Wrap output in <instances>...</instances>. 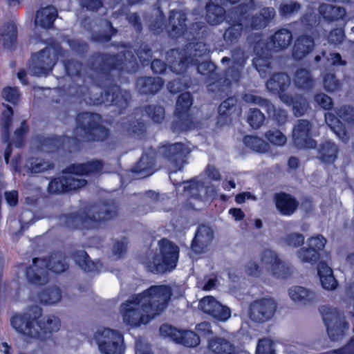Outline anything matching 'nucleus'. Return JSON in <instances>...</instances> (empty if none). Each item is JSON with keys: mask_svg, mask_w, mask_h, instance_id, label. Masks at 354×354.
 Segmentation results:
<instances>
[{"mask_svg": "<svg viewBox=\"0 0 354 354\" xmlns=\"http://www.w3.org/2000/svg\"><path fill=\"white\" fill-rule=\"evenodd\" d=\"M319 312L326 328L348 323L344 313L337 308L324 305L319 308Z\"/></svg>", "mask_w": 354, "mask_h": 354, "instance_id": "nucleus-25", "label": "nucleus"}, {"mask_svg": "<svg viewBox=\"0 0 354 354\" xmlns=\"http://www.w3.org/2000/svg\"><path fill=\"white\" fill-rule=\"evenodd\" d=\"M243 142L248 147L257 152H264L266 151V144L262 139L251 136H245Z\"/></svg>", "mask_w": 354, "mask_h": 354, "instance_id": "nucleus-56", "label": "nucleus"}, {"mask_svg": "<svg viewBox=\"0 0 354 354\" xmlns=\"http://www.w3.org/2000/svg\"><path fill=\"white\" fill-rule=\"evenodd\" d=\"M64 175L52 180L48 185V191L51 194H61L80 189L86 185L87 181L82 178H77L69 173L66 168L63 171Z\"/></svg>", "mask_w": 354, "mask_h": 354, "instance_id": "nucleus-12", "label": "nucleus"}, {"mask_svg": "<svg viewBox=\"0 0 354 354\" xmlns=\"http://www.w3.org/2000/svg\"><path fill=\"white\" fill-rule=\"evenodd\" d=\"M296 256L301 263L311 265L316 263L320 258L319 253L308 245L299 249L296 252Z\"/></svg>", "mask_w": 354, "mask_h": 354, "instance_id": "nucleus-46", "label": "nucleus"}, {"mask_svg": "<svg viewBox=\"0 0 354 354\" xmlns=\"http://www.w3.org/2000/svg\"><path fill=\"white\" fill-rule=\"evenodd\" d=\"M26 278L35 285H45L49 281V273L46 266V259L34 258L32 263L26 270Z\"/></svg>", "mask_w": 354, "mask_h": 354, "instance_id": "nucleus-17", "label": "nucleus"}, {"mask_svg": "<svg viewBox=\"0 0 354 354\" xmlns=\"http://www.w3.org/2000/svg\"><path fill=\"white\" fill-rule=\"evenodd\" d=\"M183 190L187 196L200 201L205 200L209 196V187L203 182L194 179L183 182Z\"/></svg>", "mask_w": 354, "mask_h": 354, "instance_id": "nucleus-23", "label": "nucleus"}, {"mask_svg": "<svg viewBox=\"0 0 354 354\" xmlns=\"http://www.w3.org/2000/svg\"><path fill=\"white\" fill-rule=\"evenodd\" d=\"M319 12L326 20L329 21L343 19L346 13L344 8L328 3L321 4L319 7Z\"/></svg>", "mask_w": 354, "mask_h": 354, "instance_id": "nucleus-39", "label": "nucleus"}, {"mask_svg": "<svg viewBox=\"0 0 354 354\" xmlns=\"http://www.w3.org/2000/svg\"><path fill=\"white\" fill-rule=\"evenodd\" d=\"M186 14L182 10H171L169 12L167 25L168 32L172 37L183 35L187 30Z\"/></svg>", "mask_w": 354, "mask_h": 354, "instance_id": "nucleus-22", "label": "nucleus"}, {"mask_svg": "<svg viewBox=\"0 0 354 354\" xmlns=\"http://www.w3.org/2000/svg\"><path fill=\"white\" fill-rule=\"evenodd\" d=\"M155 153L150 151L144 153L136 165L131 169L133 173L137 174L140 178H145L152 174L156 170Z\"/></svg>", "mask_w": 354, "mask_h": 354, "instance_id": "nucleus-24", "label": "nucleus"}, {"mask_svg": "<svg viewBox=\"0 0 354 354\" xmlns=\"http://www.w3.org/2000/svg\"><path fill=\"white\" fill-rule=\"evenodd\" d=\"M73 259L75 263L85 272H95L101 269L102 265L100 261H92L88 254L84 250L74 253Z\"/></svg>", "mask_w": 354, "mask_h": 354, "instance_id": "nucleus-36", "label": "nucleus"}, {"mask_svg": "<svg viewBox=\"0 0 354 354\" xmlns=\"http://www.w3.org/2000/svg\"><path fill=\"white\" fill-rule=\"evenodd\" d=\"M191 84L190 80L183 76L180 78L170 81L167 84V88L169 93L176 94L187 88Z\"/></svg>", "mask_w": 354, "mask_h": 354, "instance_id": "nucleus-52", "label": "nucleus"}, {"mask_svg": "<svg viewBox=\"0 0 354 354\" xmlns=\"http://www.w3.org/2000/svg\"><path fill=\"white\" fill-rule=\"evenodd\" d=\"M290 85V78L285 73H274L266 82V88L272 93H285Z\"/></svg>", "mask_w": 354, "mask_h": 354, "instance_id": "nucleus-31", "label": "nucleus"}, {"mask_svg": "<svg viewBox=\"0 0 354 354\" xmlns=\"http://www.w3.org/2000/svg\"><path fill=\"white\" fill-rule=\"evenodd\" d=\"M192 103L193 98L189 92L181 93L176 101L175 113H188Z\"/></svg>", "mask_w": 354, "mask_h": 354, "instance_id": "nucleus-50", "label": "nucleus"}, {"mask_svg": "<svg viewBox=\"0 0 354 354\" xmlns=\"http://www.w3.org/2000/svg\"><path fill=\"white\" fill-rule=\"evenodd\" d=\"M136 68L137 62L133 52L124 50L114 55L100 53L93 55L86 73L93 82L100 84V80L111 69L135 72Z\"/></svg>", "mask_w": 354, "mask_h": 354, "instance_id": "nucleus-4", "label": "nucleus"}, {"mask_svg": "<svg viewBox=\"0 0 354 354\" xmlns=\"http://www.w3.org/2000/svg\"><path fill=\"white\" fill-rule=\"evenodd\" d=\"M46 266L49 270L60 274L66 271L68 268L66 256L60 252L52 253L46 259Z\"/></svg>", "mask_w": 354, "mask_h": 354, "instance_id": "nucleus-35", "label": "nucleus"}, {"mask_svg": "<svg viewBox=\"0 0 354 354\" xmlns=\"http://www.w3.org/2000/svg\"><path fill=\"white\" fill-rule=\"evenodd\" d=\"M160 252L147 251L140 261L149 272L163 274L173 270L178 259V248L170 241L163 239L158 242Z\"/></svg>", "mask_w": 354, "mask_h": 354, "instance_id": "nucleus-5", "label": "nucleus"}, {"mask_svg": "<svg viewBox=\"0 0 354 354\" xmlns=\"http://www.w3.org/2000/svg\"><path fill=\"white\" fill-rule=\"evenodd\" d=\"M206 19L212 26H216L221 23L225 19V9L213 2L209 3L206 6Z\"/></svg>", "mask_w": 354, "mask_h": 354, "instance_id": "nucleus-42", "label": "nucleus"}, {"mask_svg": "<svg viewBox=\"0 0 354 354\" xmlns=\"http://www.w3.org/2000/svg\"><path fill=\"white\" fill-rule=\"evenodd\" d=\"M214 232L209 226L201 225L192 243V248L196 253H201L212 242Z\"/></svg>", "mask_w": 354, "mask_h": 354, "instance_id": "nucleus-21", "label": "nucleus"}, {"mask_svg": "<svg viewBox=\"0 0 354 354\" xmlns=\"http://www.w3.org/2000/svg\"><path fill=\"white\" fill-rule=\"evenodd\" d=\"M247 121L253 129H259L265 121L264 114L258 109H250L247 113Z\"/></svg>", "mask_w": 354, "mask_h": 354, "instance_id": "nucleus-51", "label": "nucleus"}, {"mask_svg": "<svg viewBox=\"0 0 354 354\" xmlns=\"http://www.w3.org/2000/svg\"><path fill=\"white\" fill-rule=\"evenodd\" d=\"M94 339L102 354H124L123 336L120 333L110 328L98 329Z\"/></svg>", "mask_w": 354, "mask_h": 354, "instance_id": "nucleus-8", "label": "nucleus"}, {"mask_svg": "<svg viewBox=\"0 0 354 354\" xmlns=\"http://www.w3.org/2000/svg\"><path fill=\"white\" fill-rule=\"evenodd\" d=\"M277 310V303L271 297L252 301L249 305L248 316L251 321L264 323L270 320Z\"/></svg>", "mask_w": 354, "mask_h": 354, "instance_id": "nucleus-10", "label": "nucleus"}, {"mask_svg": "<svg viewBox=\"0 0 354 354\" xmlns=\"http://www.w3.org/2000/svg\"><path fill=\"white\" fill-rule=\"evenodd\" d=\"M262 261L270 265L272 274L277 278H286L290 274V269L286 263L279 259L277 254L270 250L263 252Z\"/></svg>", "mask_w": 354, "mask_h": 354, "instance_id": "nucleus-19", "label": "nucleus"}, {"mask_svg": "<svg viewBox=\"0 0 354 354\" xmlns=\"http://www.w3.org/2000/svg\"><path fill=\"white\" fill-rule=\"evenodd\" d=\"M64 68L68 75L71 77H80L82 65L75 59H68L64 62Z\"/></svg>", "mask_w": 354, "mask_h": 354, "instance_id": "nucleus-61", "label": "nucleus"}, {"mask_svg": "<svg viewBox=\"0 0 354 354\" xmlns=\"http://www.w3.org/2000/svg\"><path fill=\"white\" fill-rule=\"evenodd\" d=\"M189 152V149L181 142L162 147L163 156L169 160L176 171L183 168Z\"/></svg>", "mask_w": 354, "mask_h": 354, "instance_id": "nucleus-16", "label": "nucleus"}, {"mask_svg": "<svg viewBox=\"0 0 354 354\" xmlns=\"http://www.w3.org/2000/svg\"><path fill=\"white\" fill-rule=\"evenodd\" d=\"M118 205L113 201H106L86 206L80 214H70L60 217V221L68 227L86 228L98 227L103 222L115 218Z\"/></svg>", "mask_w": 354, "mask_h": 354, "instance_id": "nucleus-3", "label": "nucleus"}, {"mask_svg": "<svg viewBox=\"0 0 354 354\" xmlns=\"http://www.w3.org/2000/svg\"><path fill=\"white\" fill-rule=\"evenodd\" d=\"M172 294L170 286L160 285L132 296L120 306L124 322L132 326L148 323L165 309Z\"/></svg>", "mask_w": 354, "mask_h": 354, "instance_id": "nucleus-1", "label": "nucleus"}, {"mask_svg": "<svg viewBox=\"0 0 354 354\" xmlns=\"http://www.w3.org/2000/svg\"><path fill=\"white\" fill-rule=\"evenodd\" d=\"M325 121L326 124L340 139H346V133L343 124L333 113L330 112L326 113Z\"/></svg>", "mask_w": 354, "mask_h": 354, "instance_id": "nucleus-47", "label": "nucleus"}, {"mask_svg": "<svg viewBox=\"0 0 354 354\" xmlns=\"http://www.w3.org/2000/svg\"><path fill=\"white\" fill-rule=\"evenodd\" d=\"M194 127L193 122L189 113H175L171 129L174 133L186 131Z\"/></svg>", "mask_w": 354, "mask_h": 354, "instance_id": "nucleus-44", "label": "nucleus"}, {"mask_svg": "<svg viewBox=\"0 0 354 354\" xmlns=\"http://www.w3.org/2000/svg\"><path fill=\"white\" fill-rule=\"evenodd\" d=\"M349 328L348 323L326 328L329 338L333 341H339L346 335Z\"/></svg>", "mask_w": 354, "mask_h": 354, "instance_id": "nucleus-57", "label": "nucleus"}, {"mask_svg": "<svg viewBox=\"0 0 354 354\" xmlns=\"http://www.w3.org/2000/svg\"><path fill=\"white\" fill-rule=\"evenodd\" d=\"M300 9L301 4L298 1L290 0L282 3L279 8V12L282 17H287L297 12Z\"/></svg>", "mask_w": 354, "mask_h": 354, "instance_id": "nucleus-54", "label": "nucleus"}, {"mask_svg": "<svg viewBox=\"0 0 354 354\" xmlns=\"http://www.w3.org/2000/svg\"><path fill=\"white\" fill-rule=\"evenodd\" d=\"M317 270L322 287L329 290L335 289L337 281L333 276L332 269L324 262H320L318 264Z\"/></svg>", "mask_w": 354, "mask_h": 354, "instance_id": "nucleus-38", "label": "nucleus"}, {"mask_svg": "<svg viewBox=\"0 0 354 354\" xmlns=\"http://www.w3.org/2000/svg\"><path fill=\"white\" fill-rule=\"evenodd\" d=\"M219 302L212 296L203 297L198 304V308L209 315L212 313L216 306H218Z\"/></svg>", "mask_w": 354, "mask_h": 354, "instance_id": "nucleus-63", "label": "nucleus"}, {"mask_svg": "<svg viewBox=\"0 0 354 354\" xmlns=\"http://www.w3.org/2000/svg\"><path fill=\"white\" fill-rule=\"evenodd\" d=\"M288 294L293 301L304 305L314 301L316 299L313 291L303 286H296L290 288Z\"/></svg>", "mask_w": 354, "mask_h": 354, "instance_id": "nucleus-34", "label": "nucleus"}, {"mask_svg": "<svg viewBox=\"0 0 354 354\" xmlns=\"http://www.w3.org/2000/svg\"><path fill=\"white\" fill-rule=\"evenodd\" d=\"M242 99L247 103H252L260 106L262 108H268L271 110V102L268 99L263 98L252 93H247L243 95Z\"/></svg>", "mask_w": 354, "mask_h": 354, "instance_id": "nucleus-55", "label": "nucleus"}, {"mask_svg": "<svg viewBox=\"0 0 354 354\" xmlns=\"http://www.w3.org/2000/svg\"><path fill=\"white\" fill-rule=\"evenodd\" d=\"M265 137L272 144L277 146H283L287 142L286 136L279 130L272 129L265 133Z\"/></svg>", "mask_w": 354, "mask_h": 354, "instance_id": "nucleus-59", "label": "nucleus"}, {"mask_svg": "<svg viewBox=\"0 0 354 354\" xmlns=\"http://www.w3.org/2000/svg\"><path fill=\"white\" fill-rule=\"evenodd\" d=\"M57 9L48 6L37 11L35 18V24L44 28H50L57 17Z\"/></svg>", "mask_w": 354, "mask_h": 354, "instance_id": "nucleus-33", "label": "nucleus"}, {"mask_svg": "<svg viewBox=\"0 0 354 354\" xmlns=\"http://www.w3.org/2000/svg\"><path fill=\"white\" fill-rule=\"evenodd\" d=\"M240 77V71L234 67H230L225 71L222 77L218 75L216 79L211 80L212 82L207 86V92L214 98L225 97L230 91L232 83L239 82Z\"/></svg>", "mask_w": 354, "mask_h": 354, "instance_id": "nucleus-9", "label": "nucleus"}, {"mask_svg": "<svg viewBox=\"0 0 354 354\" xmlns=\"http://www.w3.org/2000/svg\"><path fill=\"white\" fill-rule=\"evenodd\" d=\"M145 111L156 123H160L165 119V109L161 106L148 105L145 107Z\"/></svg>", "mask_w": 354, "mask_h": 354, "instance_id": "nucleus-53", "label": "nucleus"}, {"mask_svg": "<svg viewBox=\"0 0 354 354\" xmlns=\"http://www.w3.org/2000/svg\"><path fill=\"white\" fill-rule=\"evenodd\" d=\"M292 41V32L287 28H281L270 37V48L274 52L286 50Z\"/></svg>", "mask_w": 354, "mask_h": 354, "instance_id": "nucleus-26", "label": "nucleus"}, {"mask_svg": "<svg viewBox=\"0 0 354 354\" xmlns=\"http://www.w3.org/2000/svg\"><path fill=\"white\" fill-rule=\"evenodd\" d=\"M161 77H143L137 80L136 86L138 91L143 94H154L163 86Z\"/></svg>", "mask_w": 354, "mask_h": 354, "instance_id": "nucleus-32", "label": "nucleus"}, {"mask_svg": "<svg viewBox=\"0 0 354 354\" xmlns=\"http://www.w3.org/2000/svg\"><path fill=\"white\" fill-rule=\"evenodd\" d=\"M216 66L211 61H205L199 63L197 66L198 72L209 77V80L217 78L218 73H216Z\"/></svg>", "mask_w": 354, "mask_h": 354, "instance_id": "nucleus-58", "label": "nucleus"}, {"mask_svg": "<svg viewBox=\"0 0 354 354\" xmlns=\"http://www.w3.org/2000/svg\"><path fill=\"white\" fill-rule=\"evenodd\" d=\"M313 124L306 119L297 120L292 129V140L298 148L313 149L317 142L312 138Z\"/></svg>", "mask_w": 354, "mask_h": 354, "instance_id": "nucleus-14", "label": "nucleus"}, {"mask_svg": "<svg viewBox=\"0 0 354 354\" xmlns=\"http://www.w3.org/2000/svg\"><path fill=\"white\" fill-rule=\"evenodd\" d=\"M294 83L299 88L310 91L314 86L315 80L310 71L301 68L296 71L294 76Z\"/></svg>", "mask_w": 354, "mask_h": 354, "instance_id": "nucleus-41", "label": "nucleus"}, {"mask_svg": "<svg viewBox=\"0 0 354 354\" xmlns=\"http://www.w3.org/2000/svg\"><path fill=\"white\" fill-rule=\"evenodd\" d=\"M38 298L41 304L46 305L55 304L61 300L62 292L57 286H50L42 290L38 294Z\"/></svg>", "mask_w": 354, "mask_h": 354, "instance_id": "nucleus-43", "label": "nucleus"}, {"mask_svg": "<svg viewBox=\"0 0 354 354\" xmlns=\"http://www.w3.org/2000/svg\"><path fill=\"white\" fill-rule=\"evenodd\" d=\"M274 200L277 209L283 215L292 214L299 205V202L295 198L283 192L275 194Z\"/></svg>", "mask_w": 354, "mask_h": 354, "instance_id": "nucleus-28", "label": "nucleus"}, {"mask_svg": "<svg viewBox=\"0 0 354 354\" xmlns=\"http://www.w3.org/2000/svg\"><path fill=\"white\" fill-rule=\"evenodd\" d=\"M159 331L162 337H169L176 343L187 347H194L200 343L198 335L193 331H181L169 324H162Z\"/></svg>", "mask_w": 354, "mask_h": 354, "instance_id": "nucleus-15", "label": "nucleus"}, {"mask_svg": "<svg viewBox=\"0 0 354 354\" xmlns=\"http://www.w3.org/2000/svg\"><path fill=\"white\" fill-rule=\"evenodd\" d=\"M324 86L328 92H335L341 88V83L332 73L326 74L324 77Z\"/></svg>", "mask_w": 354, "mask_h": 354, "instance_id": "nucleus-64", "label": "nucleus"}, {"mask_svg": "<svg viewBox=\"0 0 354 354\" xmlns=\"http://www.w3.org/2000/svg\"><path fill=\"white\" fill-rule=\"evenodd\" d=\"M242 14V20L245 22V28L250 30H260L272 24L276 18V11L272 7L261 8L252 15Z\"/></svg>", "mask_w": 354, "mask_h": 354, "instance_id": "nucleus-13", "label": "nucleus"}, {"mask_svg": "<svg viewBox=\"0 0 354 354\" xmlns=\"http://www.w3.org/2000/svg\"><path fill=\"white\" fill-rule=\"evenodd\" d=\"M103 168V162L100 160H92L86 163L72 165L66 168L69 173L77 178L83 175L99 174Z\"/></svg>", "mask_w": 354, "mask_h": 354, "instance_id": "nucleus-27", "label": "nucleus"}, {"mask_svg": "<svg viewBox=\"0 0 354 354\" xmlns=\"http://www.w3.org/2000/svg\"><path fill=\"white\" fill-rule=\"evenodd\" d=\"M1 36L5 48H10L17 41V27L14 24H6L2 28Z\"/></svg>", "mask_w": 354, "mask_h": 354, "instance_id": "nucleus-48", "label": "nucleus"}, {"mask_svg": "<svg viewBox=\"0 0 354 354\" xmlns=\"http://www.w3.org/2000/svg\"><path fill=\"white\" fill-rule=\"evenodd\" d=\"M60 51V44L53 39H49L46 48L33 54L28 66L30 74L36 76L48 75L55 64Z\"/></svg>", "mask_w": 354, "mask_h": 354, "instance_id": "nucleus-7", "label": "nucleus"}, {"mask_svg": "<svg viewBox=\"0 0 354 354\" xmlns=\"http://www.w3.org/2000/svg\"><path fill=\"white\" fill-rule=\"evenodd\" d=\"M102 118L97 113L83 112L76 117L73 135L80 141H102L109 135V130L102 125Z\"/></svg>", "mask_w": 354, "mask_h": 354, "instance_id": "nucleus-6", "label": "nucleus"}, {"mask_svg": "<svg viewBox=\"0 0 354 354\" xmlns=\"http://www.w3.org/2000/svg\"><path fill=\"white\" fill-rule=\"evenodd\" d=\"M41 315V308L37 305L30 306L24 313L13 316L10 320L11 325L17 332L28 337L44 341L59 330L60 322L55 315L45 316L37 320Z\"/></svg>", "mask_w": 354, "mask_h": 354, "instance_id": "nucleus-2", "label": "nucleus"}, {"mask_svg": "<svg viewBox=\"0 0 354 354\" xmlns=\"http://www.w3.org/2000/svg\"><path fill=\"white\" fill-rule=\"evenodd\" d=\"M279 98L286 105L292 106L293 115L297 118L305 115L310 108L308 102L302 95L280 93Z\"/></svg>", "mask_w": 354, "mask_h": 354, "instance_id": "nucleus-20", "label": "nucleus"}, {"mask_svg": "<svg viewBox=\"0 0 354 354\" xmlns=\"http://www.w3.org/2000/svg\"><path fill=\"white\" fill-rule=\"evenodd\" d=\"M254 6V0H250L248 4H241L237 8L236 12L239 14L233 24L226 29L223 34V38L227 42H233L241 35L243 28H245V22L242 20V14L248 12Z\"/></svg>", "mask_w": 354, "mask_h": 354, "instance_id": "nucleus-18", "label": "nucleus"}, {"mask_svg": "<svg viewBox=\"0 0 354 354\" xmlns=\"http://www.w3.org/2000/svg\"><path fill=\"white\" fill-rule=\"evenodd\" d=\"M54 167L55 164L53 162L39 158H31L28 166V171L32 174L44 172Z\"/></svg>", "mask_w": 354, "mask_h": 354, "instance_id": "nucleus-49", "label": "nucleus"}, {"mask_svg": "<svg viewBox=\"0 0 354 354\" xmlns=\"http://www.w3.org/2000/svg\"><path fill=\"white\" fill-rule=\"evenodd\" d=\"M266 45V44L264 41H259L254 47V51L259 57L254 59L253 63L259 72L263 71L264 67L267 68H270V62L263 59L264 57H267L268 55V53H266L263 50V48Z\"/></svg>", "mask_w": 354, "mask_h": 354, "instance_id": "nucleus-45", "label": "nucleus"}, {"mask_svg": "<svg viewBox=\"0 0 354 354\" xmlns=\"http://www.w3.org/2000/svg\"><path fill=\"white\" fill-rule=\"evenodd\" d=\"M317 150L319 159L326 163H332L337 158L338 148L334 142L326 141L319 146Z\"/></svg>", "mask_w": 354, "mask_h": 354, "instance_id": "nucleus-40", "label": "nucleus"}, {"mask_svg": "<svg viewBox=\"0 0 354 354\" xmlns=\"http://www.w3.org/2000/svg\"><path fill=\"white\" fill-rule=\"evenodd\" d=\"M271 106H272L271 110H268V108H265L268 115L271 117L279 125L285 124L288 120L287 111L281 109H277L272 102Z\"/></svg>", "mask_w": 354, "mask_h": 354, "instance_id": "nucleus-60", "label": "nucleus"}, {"mask_svg": "<svg viewBox=\"0 0 354 354\" xmlns=\"http://www.w3.org/2000/svg\"><path fill=\"white\" fill-rule=\"evenodd\" d=\"M237 100L234 97H230L224 100L218 107V113L221 116H227L236 109Z\"/></svg>", "mask_w": 354, "mask_h": 354, "instance_id": "nucleus-62", "label": "nucleus"}, {"mask_svg": "<svg viewBox=\"0 0 354 354\" xmlns=\"http://www.w3.org/2000/svg\"><path fill=\"white\" fill-rule=\"evenodd\" d=\"M185 51L191 62L194 64H196L197 59L208 55L210 53V48L205 43L197 41L191 42L187 44Z\"/></svg>", "mask_w": 354, "mask_h": 354, "instance_id": "nucleus-37", "label": "nucleus"}, {"mask_svg": "<svg viewBox=\"0 0 354 354\" xmlns=\"http://www.w3.org/2000/svg\"><path fill=\"white\" fill-rule=\"evenodd\" d=\"M131 100L129 91L122 90L116 84L111 85L104 89L100 97L95 98L93 104L104 103L106 105H115L120 109H126Z\"/></svg>", "mask_w": 354, "mask_h": 354, "instance_id": "nucleus-11", "label": "nucleus"}, {"mask_svg": "<svg viewBox=\"0 0 354 354\" xmlns=\"http://www.w3.org/2000/svg\"><path fill=\"white\" fill-rule=\"evenodd\" d=\"M208 348L214 354H237L236 348L229 339L214 337L208 341Z\"/></svg>", "mask_w": 354, "mask_h": 354, "instance_id": "nucleus-29", "label": "nucleus"}, {"mask_svg": "<svg viewBox=\"0 0 354 354\" xmlns=\"http://www.w3.org/2000/svg\"><path fill=\"white\" fill-rule=\"evenodd\" d=\"M315 42L313 37L301 35L295 42L292 57L296 60H301L313 50Z\"/></svg>", "mask_w": 354, "mask_h": 354, "instance_id": "nucleus-30", "label": "nucleus"}]
</instances>
